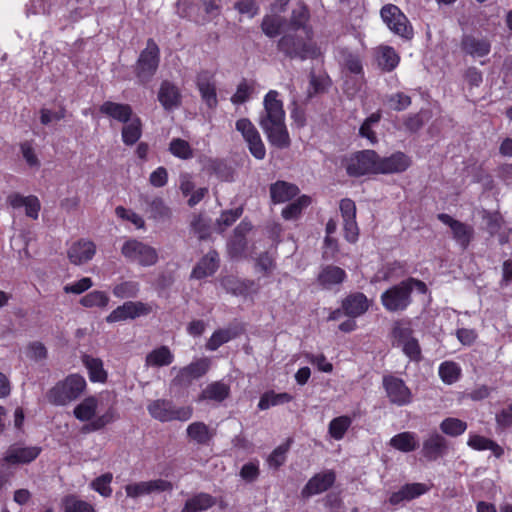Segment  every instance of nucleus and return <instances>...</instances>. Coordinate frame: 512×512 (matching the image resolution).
I'll return each instance as SVG.
<instances>
[{
  "label": "nucleus",
  "instance_id": "1",
  "mask_svg": "<svg viewBox=\"0 0 512 512\" xmlns=\"http://www.w3.org/2000/svg\"><path fill=\"white\" fill-rule=\"evenodd\" d=\"M308 8L299 3L292 11L291 19L284 35L278 42V49L291 58H317L321 49L313 40V30L309 24Z\"/></svg>",
  "mask_w": 512,
  "mask_h": 512
},
{
  "label": "nucleus",
  "instance_id": "2",
  "mask_svg": "<svg viewBox=\"0 0 512 512\" xmlns=\"http://www.w3.org/2000/svg\"><path fill=\"white\" fill-rule=\"evenodd\" d=\"M98 399L90 396L74 408V416L81 422H89L83 427L84 432H94L116 420V412L110 407L103 414L96 416Z\"/></svg>",
  "mask_w": 512,
  "mask_h": 512
},
{
  "label": "nucleus",
  "instance_id": "3",
  "mask_svg": "<svg viewBox=\"0 0 512 512\" xmlns=\"http://www.w3.org/2000/svg\"><path fill=\"white\" fill-rule=\"evenodd\" d=\"M85 388L84 377L79 374H71L50 389L47 397L52 404L64 406L79 398Z\"/></svg>",
  "mask_w": 512,
  "mask_h": 512
},
{
  "label": "nucleus",
  "instance_id": "4",
  "mask_svg": "<svg viewBox=\"0 0 512 512\" xmlns=\"http://www.w3.org/2000/svg\"><path fill=\"white\" fill-rule=\"evenodd\" d=\"M150 416L160 422L188 421L193 415V408L190 405L176 406L171 400L156 399L147 405Z\"/></svg>",
  "mask_w": 512,
  "mask_h": 512
},
{
  "label": "nucleus",
  "instance_id": "5",
  "mask_svg": "<svg viewBox=\"0 0 512 512\" xmlns=\"http://www.w3.org/2000/svg\"><path fill=\"white\" fill-rule=\"evenodd\" d=\"M264 110L260 115L262 128H285L283 102L276 90H270L263 99Z\"/></svg>",
  "mask_w": 512,
  "mask_h": 512
},
{
  "label": "nucleus",
  "instance_id": "6",
  "mask_svg": "<svg viewBox=\"0 0 512 512\" xmlns=\"http://www.w3.org/2000/svg\"><path fill=\"white\" fill-rule=\"evenodd\" d=\"M121 253L127 260L142 266H152L158 260L156 249L137 239L125 241Z\"/></svg>",
  "mask_w": 512,
  "mask_h": 512
},
{
  "label": "nucleus",
  "instance_id": "7",
  "mask_svg": "<svg viewBox=\"0 0 512 512\" xmlns=\"http://www.w3.org/2000/svg\"><path fill=\"white\" fill-rule=\"evenodd\" d=\"M381 18L394 34L409 39L413 36V28L406 15L393 4H387L381 9Z\"/></svg>",
  "mask_w": 512,
  "mask_h": 512
},
{
  "label": "nucleus",
  "instance_id": "8",
  "mask_svg": "<svg viewBox=\"0 0 512 512\" xmlns=\"http://www.w3.org/2000/svg\"><path fill=\"white\" fill-rule=\"evenodd\" d=\"M376 164L377 153L373 150L357 152L344 161L347 174L353 177L376 174Z\"/></svg>",
  "mask_w": 512,
  "mask_h": 512
},
{
  "label": "nucleus",
  "instance_id": "9",
  "mask_svg": "<svg viewBox=\"0 0 512 512\" xmlns=\"http://www.w3.org/2000/svg\"><path fill=\"white\" fill-rule=\"evenodd\" d=\"M159 64V48L153 40H148L137 62V77L143 83L150 80Z\"/></svg>",
  "mask_w": 512,
  "mask_h": 512
},
{
  "label": "nucleus",
  "instance_id": "10",
  "mask_svg": "<svg viewBox=\"0 0 512 512\" xmlns=\"http://www.w3.org/2000/svg\"><path fill=\"white\" fill-rule=\"evenodd\" d=\"M153 311V305L141 301H127L114 309L107 317L108 323L132 320L146 316Z\"/></svg>",
  "mask_w": 512,
  "mask_h": 512
},
{
  "label": "nucleus",
  "instance_id": "11",
  "mask_svg": "<svg viewBox=\"0 0 512 512\" xmlns=\"http://www.w3.org/2000/svg\"><path fill=\"white\" fill-rule=\"evenodd\" d=\"M381 302L387 311H403L411 302L410 288L404 281H402L398 285H395L383 292L381 295Z\"/></svg>",
  "mask_w": 512,
  "mask_h": 512
},
{
  "label": "nucleus",
  "instance_id": "12",
  "mask_svg": "<svg viewBox=\"0 0 512 512\" xmlns=\"http://www.w3.org/2000/svg\"><path fill=\"white\" fill-rule=\"evenodd\" d=\"M394 344L401 347L404 354L410 360L418 361L421 357V349L416 338L412 336V330L405 324L398 323L393 329Z\"/></svg>",
  "mask_w": 512,
  "mask_h": 512
},
{
  "label": "nucleus",
  "instance_id": "13",
  "mask_svg": "<svg viewBox=\"0 0 512 512\" xmlns=\"http://www.w3.org/2000/svg\"><path fill=\"white\" fill-rule=\"evenodd\" d=\"M210 364V359L203 357L178 369L177 374L173 379V384L180 387L189 386L194 380L201 378L208 372Z\"/></svg>",
  "mask_w": 512,
  "mask_h": 512
},
{
  "label": "nucleus",
  "instance_id": "14",
  "mask_svg": "<svg viewBox=\"0 0 512 512\" xmlns=\"http://www.w3.org/2000/svg\"><path fill=\"white\" fill-rule=\"evenodd\" d=\"M383 387L392 404L406 406L412 402V392L402 379L392 375L384 376Z\"/></svg>",
  "mask_w": 512,
  "mask_h": 512
},
{
  "label": "nucleus",
  "instance_id": "15",
  "mask_svg": "<svg viewBox=\"0 0 512 512\" xmlns=\"http://www.w3.org/2000/svg\"><path fill=\"white\" fill-rule=\"evenodd\" d=\"M100 111L125 124V128H139L141 126L139 119L133 115L129 105L107 101L101 105Z\"/></svg>",
  "mask_w": 512,
  "mask_h": 512
},
{
  "label": "nucleus",
  "instance_id": "16",
  "mask_svg": "<svg viewBox=\"0 0 512 512\" xmlns=\"http://www.w3.org/2000/svg\"><path fill=\"white\" fill-rule=\"evenodd\" d=\"M412 161L409 156L402 152H396L388 157L377 155L376 174H395L406 171Z\"/></svg>",
  "mask_w": 512,
  "mask_h": 512
},
{
  "label": "nucleus",
  "instance_id": "17",
  "mask_svg": "<svg viewBox=\"0 0 512 512\" xmlns=\"http://www.w3.org/2000/svg\"><path fill=\"white\" fill-rule=\"evenodd\" d=\"M196 86L203 103L209 109H215L218 105V97L214 75L208 71L200 72L196 77Z\"/></svg>",
  "mask_w": 512,
  "mask_h": 512
},
{
  "label": "nucleus",
  "instance_id": "18",
  "mask_svg": "<svg viewBox=\"0 0 512 512\" xmlns=\"http://www.w3.org/2000/svg\"><path fill=\"white\" fill-rule=\"evenodd\" d=\"M340 211L343 218L345 239L354 243L358 239L359 228L356 222V205L349 198L342 199L340 202Z\"/></svg>",
  "mask_w": 512,
  "mask_h": 512
},
{
  "label": "nucleus",
  "instance_id": "19",
  "mask_svg": "<svg viewBox=\"0 0 512 512\" xmlns=\"http://www.w3.org/2000/svg\"><path fill=\"white\" fill-rule=\"evenodd\" d=\"M335 478L336 475L331 470H326L314 475L302 489V496L309 498L327 491L334 484Z\"/></svg>",
  "mask_w": 512,
  "mask_h": 512
},
{
  "label": "nucleus",
  "instance_id": "20",
  "mask_svg": "<svg viewBox=\"0 0 512 512\" xmlns=\"http://www.w3.org/2000/svg\"><path fill=\"white\" fill-rule=\"evenodd\" d=\"M462 50L473 58L487 56L491 50V42L484 36L467 34L461 41Z\"/></svg>",
  "mask_w": 512,
  "mask_h": 512
},
{
  "label": "nucleus",
  "instance_id": "21",
  "mask_svg": "<svg viewBox=\"0 0 512 512\" xmlns=\"http://www.w3.org/2000/svg\"><path fill=\"white\" fill-rule=\"evenodd\" d=\"M438 219L445 225H448L453 233V238L455 241L465 249L473 236V228L469 225H466L460 221L453 219L448 214H439Z\"/></svg>",
  "mask_w": 512,
  "mask_h": 512
},
{
  "label": "nucleus",
  "instance_id": "22",
  "mask_svg": "<svg viewBox=\"0 0 512 512\" xmlns=\"http://www.w3.org/2000/svg\"><path fill=\"white\" fill-rule=\"evenodd\" d=\"M7 202L14 209L25 208L28 217L36 220L41 208L39 199L34 195L23 196L19 193H12L7 197Z\"/></svg>",
  "mask_w": 512,
  "mask_h": 512
},
{
  "label": "nucleus",
  "instance_id": "23",
  "mask_svg": "<svg viewBox=\"0 0 512 512\" xmlns=\"http://www.w3.org/2000/svg\"><path fill=\"white\" fill-rule=\"evenodd\" d=\"M95 252L96 246L92 241L79 240L69 247L67 254L71 263L81 265L91 260Z\"/></svg>",
  "mask_w": 512,
  "mask_h": 512
},
{
  "label": "nucleus",
  "instance_id": "24",
  "mask_svg": "<svg viewBox=\"0 0 512 512\" xmlns=\"http://www.w3.org/2000/svg\"><path fill=\"white\" fill-rule=\"evenodd\" d=\"M41 452L38 446L19 447L11 446L4 457L8 464H26L35 460Z\"/></svg>",
  "mask_w": 512,
  "mask_h": 512
},
{
  "label": "nucleus",
  "instance_id": "25",
  "mask_svg": "<svg viewBox=\"0 0 512 512\" xmlns=\"http://www.w3.org/2000/svg\"><path fill=\"white\" fill-rule=\"evenodd\" d=\"M429 487L423 483H410L402 486L398 491L393 492L389 497V503L393 506H397L404 501H411L426 492Z\"/></svg>",
  "mask_w": 512,
  "mask_h": 512
},
{
  "label": "nucleus",
  "instance_id": "26",
  "mask_svg": "<svg viewBox=\"0 0 512 512\" xmlns=\"http://www.w3.org/2000/svg\"><path fill=\"white\" fill-rule=\"evenodd\" d=\"M252 226L247 221H242L235 229L233 237L228 242V252L232 258L241 257L246 248L245 235Z\"/></svg>",
  "mask_w": 512,
  "mask_h": 512
},
{
  "label": "nucleus",
  "instance_id": "27",
  "mask_svg": "<svg viewBox=\"0 0 512 512\" xmlns=\"http://www.w3.org/2000/svg\"><path fill=\"white\" fill-rule=\"evenodd\" d=\"M181 93L176 85L163 81L159 88L158 100L166 110H173L181 104Z\"/></svg>",
  "mask_w": 512,
  "mask_h": 512
},
{
  "label": "nucleus",
  "instance_id": "28",
  "mask_svg": "<svg viewBox=\"0 0 512 512\" xmlns=\"http://www.w3.org/2000/svg\"><path fill=\"white\" fill-rule=\"evenodd\" d=\"M229 393L230 387L226 383L222 381L212 382L202 390L198 401L220 403L228 397Z\"/></svg>",
  "mask_w": 512,
  "mask_h": 512
},
{
  "label": "nucleus",
  "instance_id": "29",
  "mask_svg": "<svg viewBox=\"0 0 512 512\" xmlns=\"http://www.w3.org/2000/svg\"><path fill=\"white\" fill-rule=\"evenodd\" d=\"M216 504V498L204 492L188 498L179 512H203Z\"/></svg>",
  "mask_w": 512,
  "mask_h": 512
},
{
  "label": "nucleus",
  "instance_id": "30",
  "mask_svg": "<svg viewBox=\"0 0 512 512\" xmlns=\"http://www.w3.org/2000/svg\"><path fill=\"white\" fill-rule=\"evenodd\" d=\"M446 448L445 438L438 433H434L423 442L422 452L428 460H436L445 453Z\"/></svg>",
  "mask_w": 512,
  "mask_h": 512
},
{
  "label": "nucleus",
  "instance_id": "31",
  "mask_svg": "<svg viewBox=\"0 0 512 512\" xmlns=\"http://www.w3.org/2000/svg\"><path fill=\"white\" fill-rule=\"evenodd\" d=\"M369 303L363 293L349 295L342 304L345 314L351 317H358L368 310Z\"/></svg>",
  "mask_w": 512,
  "mask_h": 512
},
{
  "label": "nucleus",
  "instance_id": "32",
  "mask_svg": "<svg viewBox=\"0 0 512 512\" xmlns=\"http://www.w3.org/2000/svg\"><path fill=\"white\" fill-rule=\"evenodd\" d=\"M219 258L216 251H210L195 266L192 271V277L202 279L211 276L218 268Z\"/></svg>",
  "mask_w": 512,
  "mask_h": 512
},
{
  "label": "nucleus",
  "instance_id": "33",
  "mask_svg": "<svg viewBox=\"0 0 512 512\" xmlns=\"http://www.w3.org/2000/svg\"><path fill=\"white\" fill-rule=\"evenodd\" d=\"M298 192L299 189L296 185L285 181H277L270 187L271 198L275 203H284L289 201L295 197Z\"/></svg>",
  "mask_w": 512,
  "mask_h": 512
},
{
  "label": "nucleus",
  "instance_id": "34",
  "mask_svg": "<svg viewBox=\"0 0 512 512\" xmlns=\"http://www.w3.org/2000/svg\"><path fill=\"white\" fill-rule=\"evenodd\" d=\"M376 59L378 65L388 72L394 70L400 61V57L395 49L387 45H381L376 49Z\"/></svg>",
  "mask_w": 512,
  "mask_h": 512
},
{
  "label": "nucleus",
  "instance_id": "35",
  "mask_svg": "<svg viewBox=\"0 0 512 512\" xmlns=\"http://www.w3.org/2000/svg\"><path fill=\"white\" fill-rule=\"evenodd\" d=\"M389 445L398 451L409 453L416 450L419 443L415 433L401 432L390 439Z\"/></svg>",
  "mask_w": 512,
  "mask_h": 512
},
{
  "label": "nucleus",
  "instance_id": "36",
  "mask_svg": "<svg viewBox=\"0 0 512 512\" xmlns=\"http://www.w3.org/2000/svg\"><path fill=\"white\" fill-rule=\"evenodd\" d=\"M141 207L153 219H161L168 214V208L160 197L141 196Z\"/></svg>",
  "mask_w": 512,
  "mask_h": 512
},
{
  "label": "nucleus",
  "instance_id": "37",
  "mask_svg": "<svg viewBox=\"0 0 512 512\" xmlns=\"http://www.w3.org/2000/svg\"><path fill=\"white\" fill-rule=\"evenodd\" d=\"M174 360V355L167 346H160L146 356V365L149 367L168 366Z\"/></svg>",
  "mask_w": 512,
  "mask_h": 512
},
{
  "label": "nucleus",
  "instance_id": "38",
  "mask_svg": "<svg viewBox=\"0 0 512 512\" xmlns=\"http://www.w3.org/2000/svg\"><path fill=\"white\" fill-rule=\"evenodd\" d=\"M345 277L346 273L343 269L337 266H326L320 272L318 281L322 286L330 288L333 285L342 283Z\"/></svg>",
  "mask_w": 512,
  "mask_h": 512
},
{
  "label": "nucleus",
  "instance_id": "39",
  "mask_svg": "<svg viewBox=\"0 0 512 512\" xmlns=\"http://www.w3.org/2000/svg\"><path fill=\"white\" fill-rule=\"evenodd\" d=\"M186 431L188 437L197 444H208L213 437L212 431L204 422H193Z\"/></svg>",
  "mask_w": 512,
  "mask_h": 512
},
{
  "label": "nucleus",
  "instance_id": "40",
  "mask_svg": "<svg viewBox=\"0 0 512 512\" xmlns=\"http://www.w3.org/2000/svg\"><path fill=\"white\" fill-rule=\"evenodd\" d=\"M243 138L246 140L251 154L257 159H263L266 150L258 130H240Z\"/></svg>",
  "mask_w": 512,
  "mask_h": 512
},
{
  "label": "nucleus",
  "instance_id": "41",
  "mask_svg": "<svg viewBox=\"0 0 512 512\" xmlns=\"http://www.w3.org/2000/svg\"><path fill=\"white\" fill-rule=\"evenodd\" d=\"M256 83L253 80L242 79L237 87L235 93L231 96L233 105H241L250 100L255 92Z\"/></svg>",
  "mask_w": 512,
  "mask_h": 512
},
{
  "label": "nucleus",
  "instance_id": "42",
  "mask_svg": "<svg viewBox=\"0 0 512 512\" xmlns=\"http://www.w3.org/2000/svg\"><path fill=\"white\" fill-rule=\"evenodd\" d=\"M83 364L88 370L89 379L92 382H104L106 380L107 373L103 368V362L99 358L84 355Z\"/></svg>",
  "mask_w": 512,
  "mask_h": 512
},
{
  "label": "nucleus",
  "instance_id": "43",
  "mask_svg": "<svg viewBox=\"0 0 512 512\" xmlns=\"http://www.w3.org/2000/svg\"><path fill=\"white\" fill-rule=\"evenodd\" d=\"M467 444L474 450H490L496 457L502 456L504 452L496 442L479 435H470Z\"/></svg>",
  "mask_w": 512,
  "mask_h": 512
},
{
  "label": "nucleus",
  "instance_id": "44",
  "mask_svg": "<svg viewBox=\"0 0 512 512\" xmlns=\"http://www.w3.org/2000/svg\"><path fill=\"white\" fill-rule=\"evenodd\" d=\"M293 397L286 392L275 393L274 391L265 392L258 403L260 410H267L270 407L281 405L292 401Z\"/></svg>",
  "mask_w": 512,
  "mask_h": 512
},
{
  "label": "nucleus",
  "instance_id": "45",
  "mask_svg": "<svg viewBox=\"0 0 512 512\" xmlns=\"http://www.w3.org/2000/svg\"><path fill=\"white\" fill-rule=\"evenodd\" d=\"M352 424V418L342 415L332 419L328 426V433L334 440L343 439L345 433Z\"/></svg>",
  "mask_w": 512,
  "mask_h": 512
},
{
  "label": "nucleus",
  "instance_id": "46",
  "mask_svg": "<svg viewBox=\"0 0 512 512\" xmlns=\"http://www.w3.org/2000/svg\"><path fill=\"white\" fill-rule=\"evenodd\" d=\"M109 303V296L106 292L94 290L80 299V304L86 308H104Z\"/></svg>",
  "mask_w": 512,
  "mask_h": 512
},
{
  "label": "nucleus",
  "instance_id": "47",
  "mask_svg": "<svg viewBox=\"0 0 512 512\" xmlns=\"http://www.w3.org/2000/svg\"><path fill=\"white\" fill-rule=\"evenodd\" d=\"M140 291V285L136 281H122L113 287V295L120 299L135 298Z\"/></svg>",
  "mask_w": 512,
  "mask_h": 512
},
{
  "label": "nucleus",
  "instance_id": "48",
  "mask_svg": "<svg viewBox=\"0 0 512 512\" xmlns=\"http://www.w3.org/2000/svg\"><path fill=\"white\" fill-rule=\"evenodd\" d=\"M206 169L215 174L217 178L223 181H231L233 179V170L224 161L213 159L209 160Z\"/></svg>",
  "mask_w": 512,
  "mask_h": 512
},
{
  "label": "nucleus",
  "instance_id": "49",
  "mask_svg": "<svg viewBox=\"0 0 512 512\" xmlns=\"http://www.w3.org/2000/svg\"><path fill=\"white\" fill-rule=\"evenodd\" d=\"M235 337V333L231 329L216 330L206 343V349L210 351L217 350L223 344L229 342Z\"/></svg>",
  "mask_w": 512,
  "mask_h": 512
},
{
  "label": "nucleus",
  "instance_id": "50",
  "mask_svg": "<svg viewBox=\"0 0 512 512\" xmlns=\"http://www.w3.org/2000/svg\"><path fill=\"white\" fill-rule=\"evenodd\" d=\"M311 200L308 196H301L296 201L290 203L282 210V216L286 220L297 218L302 210L310 204Z\"/></svg>",
  "mask_w": 512,
  "mask_h": 512
},
{
  "label": "nucleus",
  "instance_id": "51",
  "mask_svg": "<svg viewBox=\"0 0 512 512\" xmlns=\"http://www.w3.org/2000/svg\"><path fill=\"white\" fill-rule=\"evenodd\" d=\"M461 374V369L458 364L446 361L443 362L439 367V375L442 381L446 384L455 383Z\"/></svg>",
  "mask_w": 512,
  "mask_h": 512
},
{
  "label": "nucleus",
  "instance_id": "52",
  "mask_svg": "<svg viewBox=\"0 0 512 512\" xmlns=\"http://www.w3.org/2000/svg\"><path fill=\"white\" fill-rule=\"evenodd\" d=\"M330 78L326 73H314L310 75V88L308 91L309 97L315 94L325 92L330 86Z\"/></svg>",
  "mask_w": 512,
  "mask_h": 512
},
{
  "label": "nucleus",
  "instance_id": "53",
  "mask_svg": "<svg viewBox=\"0 0 512 512\" xmlns=\"http://www.w3.org/2000/svg\"><path fill=\"white\" fill-rule=\"evenodd\" d=\"M440 428L446 435L455 437L465 432L467 424L460 419L450 417L442 421Z\"/></svg>",
  "mask_w": 512,
  "mask_h": 512
},
{
  "label": "nucleus",
  "instance_id": "54",
  "mask_svg": "<svg viewBox=\"0 0 512 512\" xmlns=\"http://www.w3.org/2000/svg\"><path fill=\"white\" fill-rule=\"evenodd\" d=\"M113 479V475L111 473H104L101 476L95 478L90 487L98 492L103 497H110L112 494V488L110 486Z\"/></svg>",
  "mask_w": 512,
  "mask_h": 512
},
{
  "label": "nucleus",
  "instance_id": "55",
  "mask_svg": "<svg viewBox=\"0 0 512 512\" xmlns=\"http://www.w3.org/2000/svg\"><path fill=\"white\" fill-rule=\"evenodd\" d=\"M341 62L343 66L357 78H362L363 67L360 58L352 53L344 52Z\"/></svg>",
  "mask_w": 512,
  "mask_h": 512
},
{
  "label": "nucleus",
  "instance_id": "56",
  "mask_svg": "<svg viewBox=\"0 0 512 512\" xmlns=\"http://www.w3.org/2000/svg\"><path fill=\"white\" fill-rule=\"evenodd\" d=\"M115 213L122 220L131 222L137 229L144 228L145 222L143 218L134 211L118 206L115 209Z\"/></svg>",
  "mask_w": 512,
  "mask_h": 512
},
{
  "label": "nucleus",
  "instance_id": "57",
  "mask_svg": "<svg viewBox=\"0 0 512 512\" xmlns=\"http://www.w3.org/2000/svg\"><path fill=\"white\" fill-rule=\"evenodd\" d=\"M266 132L272 146L285 148L290 144L288 130H266Z\"/></svg>",
  "mask_w": 512,
  "mask_h": 512
},
{
  "label": "nucleus",
  "instance_id": "58",
  "mask_svg": "<svg viewBox=\"0 0 512 512\" xmlns=\"http://www.w3.org/2000/svg\"><path fill=\"white\" fill-rule=\"evenodd\" d=\"M281 25L279 16H266L262 21V30L265 35L272 38L279 34Z\"/></svg>",
  "mask_w": 512,
  "mask_h": 512
},
{
  "label": "nucleus",
  "instance_id": "59",
  "mask_svg": "<svg viewBox=\"0 0 512 512\" xmlns=\"http://www.w3.org/2000/svg\"><path fill=\"white\" fill-rule=\"evenodd\" d=\"M234 8L239 12V14L248 18H253L259 12V6L255 0H238L235 3Z\"/></svg>",
  "mask_w": 512,
  "mask_h": 512
},
{
  "label": "nucleus",
  "instance_id": "60",
  "mask_svg": "<svg viewBox=\"0 0 512 512\" xmlns=\"http://www.w3.org/2000/svg\"><path fill=\"white\" fill-rule=\"evenodd\" d=\"M93 286L92 279L89 277H83L78 281L66 284L63 288L64 292L67 294H76L79 295Z\"/></svg>",
  "mask_w": 512,
  "mask_h": 512
},
{
  "label": "nucleus",
  "instance_id": "61",
  "mask_svg": "<svg viewBox=\"0 0 512 512\" xmlns=\"http://www.w3.org/2000/svg\"><path fill=\"white\" fill-rule=\"evenodd\" d=\"M64 512H95L93 506L85 501L77 500L74 497L65 499Z\"/></svg>",
  "mask_w": 512,
  "mask_h": 512
},
{
  "label": "nucleus",
  "instance_id": "62",
  "mask_svg": "<svg viewBox=\"0 0 512 512\" xmlns=\"http://www.w3.org/2000/svg\"><path fill=\"white\" fill-rule=\"evenodd\" d=\"M170 151L174 156L182 159H188L192 156L188 142L182 139H174L170 144Z\"/></svg>",
  "mask_w": 512,
  "mask_h": 512
},
{
  "label": "nucleus",
  "instance_id": "63",
  "mask_svg": "<svg viewBox=\"0 0 512 512\" xmlns=\"http://www.w3.org/2000/svg\"><path fill=\"white\" fill-rule=\"evenodd\" d=\"M64 115H65V110L61 105H59L55 109H50V108L44 107L41 110V123L43 125L52 124L55 121L62 119L64 117Z\"/></svg>",
  "mask_w": 512,
  "mask_h": 512
},
{
  "label": "nucleus",
  "instance_id": "64",
  "mask_svg": "<svg viewBox=\"0 0 512 512\" xmlns=\"http://www.w3.org/2000/svg\"><path fill=\"white\" fill-rule=\"evenodd\" d=\"M289 449L288 444L280 445L269 455L267 461L270 467L279 468L286 460V453Z\"/></svg>",
  "mask_w": 512,
  "mask_h": 512
}]
</instances>
